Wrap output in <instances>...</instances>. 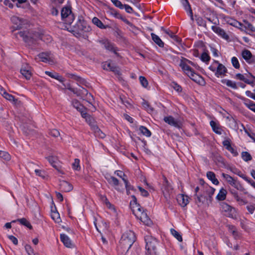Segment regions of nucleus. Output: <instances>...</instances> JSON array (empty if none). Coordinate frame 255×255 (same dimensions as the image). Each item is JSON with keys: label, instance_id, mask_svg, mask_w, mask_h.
Segmentation results:
<instances>
[{"label": "nucleus", "instance_id": "9", "mask_svg": "<svg viewBox=\"0 0 255 255\" xmlns=\"http://www.w3.org/2000/svg\"><path fill=\"white\" fill-rule=\"evenodd\" d=\"M98 41L99 43L101 44V45L106 49L118 55V53H117V47H116L115 45L110 42L107 39L101 38V39H100Z\"/></svg>", "mask_w": 255, "mask_h": 255}, {"label": "nucleus", "instance_id": "1", "mask_svg": "<svg viewBox=\"0 0 255 255\" xmlns=\"http://www.w3.org/2000/svg\"><path fill=\"white\" fill-rule=\"evenodd\" d=\"M135 241V236L132 231H128L125 233L122 237L118 248L119 254L126 255Z\"/></svg>", "mask_w": 255, "mask_h": 255}, {"label": "nucleus", "instance_id": "2", "mask_svg": "<svg viewBox=\"0 0 255 255\" xmlns=\"http://www.w3.org/2000/svg\"><path fill=\"white\" fill-rule=\"evenodd\" d=\"M63 28L66 29L76 36H79L84 32L89 31L91 29L87 23L84 20L81 19H79L75 25H65Z\"/></svg>", "mask_w": 255, "mask_h": 255}, {"label": "nucleus", "instance_id": "30", "mask_svg": "<svg viewBox=\"0 0 255 255\" xmlns=\"http://www.w3.org/2000/svg\"><path fill=\"white\" fill-rule=\"evenodd\" d=\"M60 239L64 245L68 248H71L72 246L71 241L69 238L65 234H61Z\"/></svg>", "mask_w": 255, "mask_h": 255}, {"label": "nucleus", "instance_id": "3", "mask_svg": "<svg viewBox=\"0 0 255 255\" xmlns=\"http://www.w3.org/2000/svg\"><path fill=\"white\" fill-rule=\"evenodd\" d=\"M133 201L135 203V206L133 207L132 211L133 214L137 219H139L143 224L149 226L152 224V222L148 217L147 213L144 212L143 209L137 204L136 202V198L135 196H131Z\"/></svg>", "mask_w": 255, "mask_h": 255}, {"label": "nucleus", "instance_id": "14", "mask_svg": "<svg viewBox=\"0 0 255 255\" xmlns=\"http://www.w3.org/2000/svg\"><path fill=\"white\" fill-rule=\"evenodd\" d=\"M173 193V188L171 185L166 180L165 183L164 185V187L163 189V194L164 197L166 199L167 201L170 198V195Z\"/></svg>", "mask_w": 255, "mask_h": 255}, {"label": "nucleus", "instance_id": "49", "mask_svg": "<svg viewBox=\"0 0 255 255\" xmlns=\"http://www.w3.org/2000/svg\"><path fill=\"white\" fill-rule=\"evenodd\" d=\"M232 64L233 66L236 69H239L240 68V65L238 59L236 57H233L231 60Z\"/></svg>", "mask_w": 255, "mask_h": 255}, {"label": "nucleus", "instance_id": "19", "mask_svg": "<svg viewBox=\"0 0 255 255\" xmlns=\"http://www.w3.org/2000/svg\"><path fill=\"white\" fill-rule=\"evenodd\" d=\"M212 30L217 34L218 35L222 37L223 38L227 40L229 38V36L225 32V31L220 28V27L217 26H212Z\"/></svg>", "mask_w": 255, "mask_h": 255}, {"label": "nucleus", "instance_id": "53", "mask_svg": "<svg viewBox=\"0 0 255 255\" xmlns=\"http://www.w3.org/2000/svg\"><path fill=\"white\" fill-rule=\"evenodd\" d=\"M25 250L28 255H36L34 253L33 249L29 245H26Z\"/></svg>", "mask_w": 255, "mask_h": 255}, {"label": "nucleus", "instance_id": "59", "mask_svg": "<svg viewBox=\"0 0 255 255\" xmlns=\"http://www.w3.org/2000/svg\"><path fill=\"white\" fill-rule=\"evenodd\" d=\"M225 84L227 86L230 87L231 88H233L234 89H235L237 88L236 84L235 82L231 81V80H226L225 82Z\"/></svg>", "mask_w": 255, "mask_h": 255}, {"label": "nucleus", "instance_id": "23", "mask_svg": "<svg viewBox=\"0 0 255 255\" xmlns=\"http://www.w3.org/2000/svg\"><path fill=\"white\" fill-rule=\"evenodd\" d=\"M240 98L248 108L255 113V103L243 97H240Z\"/></svg>", "mask_w": 255, "mask_h": 255}, {"label": "nucleus", "instance_id": "57", "mask_svg": "<svg viewBox=\"0 0 255 255\" xmlns=\"http://www.w3.org/2000/svg\"><path fill=\"white\" fill-rule=\"evenodd\" d=\"M112 3L120 9L124 8V5L119 0H111Z\"/></svg>", "mask_w": 255, "mask_h": 255}, {"label": "nucleus", "instance_id": "22", "mask_svg": "<svg viewBox=\"0 0 255 255\" xmlns=\"http://www.w3.org/2000/svg\"><path fill=\"white\" fill-rule=\"evenodd\" d=\"M210 125L213 131L216 134L221 135L223 133L224 130L222 129L221 126L218 123L214 121H211L210 122Z\"/></svg>", "mask_w": 255, "mask_h": 255}, {"label": "nucleus", "instance_id": "7", "mask_svg": "<svg viewBox=\"0 0 255 255\" xmlns=\"http://www.w3.org/2000/svg\"><path fill=\"white\" fill-rule=\"evenodd\" d=\"M209 69L215 72V75L217 77L224 76L227 71L225 66L217 61H214L212 64L209 67Z\"/></svg>", "mask_w": 255, "mask_h": 255}, {"label": "nucleus", "instance_id": "12", "mask_svg": "<svg viewBox=\"0 0 255 255\" xmlns=\"http://www.w3.org/2000/svg\"><path fill=\"white\" fill-rule=\"evenodd\" d=\"M38 57L43 62L48 63L50 64L54 63L52 54L50 52L41 53L38 55Z\"/></svg>", "mask_w": 255, "mask_h": 255}, {"label": "nucleus", "instance_id": "62", "mask_svg": "<svg viewBox=\"0 0 255 255\" xmlns=\"http://www.w3.org/2000/svg\"><path fill=\"white\" fill-rule=\"evenodd\" d=\"M242 178L255 188V182L250 179H249L246 176H242Z\"/></svg>", "mask_w": 255, "mask_h": 255}, {"label": "nucleus", "instance_id": "18", "mask_svg": "<svg viewBox=\"0 0 255 255\" xmlns=\"http://www.w3.org/2000/svg\"><path fill=\"white\" fill-rule=\"evenodd\" d=\"M103 67L104 69L112 71L118 74H119L120 73V70L119 68L110 62H104L103 64Z\"/></svg>", "mask_w": 255, "mask_h": 255}, {"label": "nucleus", "instance_id": "61", "mask_svg": "<svg viewBox=\"0 0 255 255\" xmlns=\"http://www.w3.org/2000/svg\"><path fill=\"white\" fill-rule=\"evenodd\" d=\"M171 86L177 92H181L182 91L181 87L177 84L176 83L172 82L171 84Z\"/></svg>", "mask_w": 255, "mask_h": 255}, {"label": "nucleus", "instance_id": "26", "mask_svg": "<svg viewBox=\"0 0 255 255\" xmlns=\"http://www.w3.org/2000/svg\"><path fill=\"white\" fill-rule=\"evenodd\" d=\"M72 105L77 111L81 113L82 116H84V112L83 110L84 107L77 100H73L72 102Z\"/></svg>", "mask_w": 255, "mask_h": 255}, {"label": "nucleus", "instance_id": "36", "mask_svg": "<svg viewBox=\"0 0 255 255\" xmlns=\"http://www.w3.org/2000/svg\"><path fill=\"white\" fill-rule=\"evenodd\" d=\"M151 36L152 39L157 45H158L160 47H163L164 46V43L158 36L153 33L151 34Z\"/></svg>", "mask_w": 255, "mask_h": 255}, {"label": "nucleus", "instance_id": "56", "mask_svg": "<svg viewBox=\"0 0 255 255\" xmlns=\"http://www.w3.org/2000/svg\"><path fill=\"white\" fill-rule=\"evenodd\" d=\"M139 79L141 85L144 88L147 87L148 86V82L145 78L143 76H140Z\"/></svg>", "mask_w": 255, "mask_h": 255}, {"label": "nucleus", "instance_id": "52", "mask_svg": "<svg viewBox=\"0 0 255 255\" xmlns=\"http://www.w3.org/2000/svg\"><path fill=\"white\" fill-rule=\"evenodd\" d=\"M196 21L197 24L199 26H206L205 21L201 17H197L196 18Z\"/></svg>", "mask_w": 255, "mask_h": 255}, {"label": "nucleus", "instance_id": "29", "mask_svg": "<svg viewBox=\"0 0 255 255\" xmlns=\"http://www.w3.org/2000/svg\"><path fill=\"white\" fill-rule=\"evenodd\" d=\"M222 176L228 182V183L233 187L236 185V183L238 182L236 179H234L230 175L224 173L222 174Z\"/></svg>", "mask_w": 255, "mask_h": 255}, {"label": "nucleus", "instance_id": "42", "mask_svg": "<svg viewBox=\"0 0 255 255\" xmlns=\"http://www.w3.org/2000/svg\"><path fill=\"white\" fill-rule=\"evenodd\" d=\"M170 233L179 242L182 241V237L181 234L174 229H170Z\"/></svg>", "mask_w": 255, "mask_h": 255}, {"label": "nucleus", "instance_id": "25", "mask_svg": "<svg viewBox=\"0 0 255 255\" xmlns=\"http://www.w3.org/2000/svg\"><path fill=\"white\" fill-rule=\"evenodd\" d=\"M20 72L27 80L30 79L31 77L30 67L28 65L23 66L20 70Z\"/></svg>", "mask_w": 255, "mask_h": 255}, {"label": "nucleus", "instance_id": "39", "mask_svg": "<svg viewBox=\"0 0 255 255\" xmlns=\"http://www.w3.org/2000/svg\"><path fill=\"white\" fill-rule=\"evenodd\" d=\"M215 191V189L210 186L207 187L206 193V194L208 196L207 198H208L210 203H211L212 201V196L214 194Z\"/></svg>", "mask_w": 255, "mask_h": 255}, {"label": "nucleus", "instance_id": "4", "mask_svg": "<svg viewBox=\"0 0 255 255\" xmlns=\"http://www.w3.org/2000/svg\"><path fill=\"white\" fill-rule=\"evenodd\" d=\"M145 241L146 255H156V247L158 244L156 239L151 236H146L145 237Z\"/></svg>", "mask_w": 255, "mask_h": 255}, {"label": "nucleus", "instance_id": "32", "mask_svg": "<svg viewBox=\"0 0 255 255\" xmlns=\"http://www.w3.org/2000/svg\"><path fill=\"white\" fill-rule=\"evenodd\" d=\"M207 177L209 180L215 185H218L219 182L216 177L215 174L212 171H208L206 174Z\"/></svg>", "mask_w": 255, "mask_h": 255}, {"label": "nucleus", "instance_id": "47", "mask_svg": "<svg viewBox=\"0 0 255 255\" xmlns=\"http://www.w3.org/2000/svg\"><path fill=\"white\" fill-rule=\"evenodd\" d=\"M235 78L240 81H244L245 83H249V81L244 75L240 73L237 74L235 75Z\"/></svg>", "mask_w": 255, "mask_h": 255}, {"label": "nucleus", "instance_id": "40", "mask_svg": "<svg viewBox=\"0 0 255 255\" xmlns=\"http://www.w3.org/2000/svg\"><path fill=\"white\" fill-rule=\"evenodd\" d=\"M139 130L141 134L146 137H150L151 136V132L146 127L144 126H140Z\"/></svg>", "mask_w": 255, "mask_h": 255}, {"label": "nucleus", "instance_id": "58", "mask_svg": "<svg viewBox=\"0 0 255 255\" xmlns=\"http://www.w3.org/2000/svg\"><path fill=\"white\" fill-rule=\"evenodd\" d=\"M223 144L228 149L231 146V140L229 138H227L223 141Z\"/></svg>", "mask_w": 255, "mask_h": 255}, {"label": "nucleus", "instance_id": "24", "mask_svg": "<svg viewBox=\"0 0 255 255\" xmlns=\"http://www.w3.org/2000/svg\"><path fill=\"white\" fill-rule=\"evenodd\" d=\"M60 189L63 192H69L73 189V186L66 181H62L60 183Z\"/></svg>", "mask_w": 255, "mask_h": 255}, {"label": "nucleus", "instance_id": "28", "mask_svg": "<svg viewBox=\"0 0 255 255\" xmlns=\"http://www.w3.org/2000/svg\"><path fill=\"white\" fill-rule=\"evenodd\" d=\"M84 116H82L84 118L86 119L87 123L93 129H95V119L93 117H91L90 115L87 114L86 113H84Z\"/></svg>", "mask_w": 255, "mask_h": 255}, {"label": "nucleus", "instance_id": "41", "mask_svg": "<svg viewBox=\"0 0 255 255\" xmlns=\"http://www.w3.org/2000/svg\"><path fill=\"white\" fill-rule=\"evenodd\" d=\"M77 82V84L79 86V88L83 87L82 86H85L86 87H88L89 84L87 82L85 79L79 77L78 78L77 80H76Z\"/></svg>", "mask_w": 255, "mask_h": 255}, {"label": "nucleus", "instance_id": "50", "mask_svg": "<svg viewBox=\"0 0 255 255\" xmlns=\"http://www.w3.org/2000/svg\"><path fill=\"white\" fill-rule=\"evenodd\" d=\"M123 180L125 184V186L127 190V192L128 194H129V190H132L133 187L129 184L128 181L125 179V178H123Z\"/></svg>", "mask_w": 255, "mask_h": 255}, {"label": "nucleus", "instance_id": "16", "mask_svg": "<svg viewBox=\"0 0 255 255\" xmlns=\"http://www.w3.org/2000/svg\"><path fill=\"white\" fill-rule=\"evenodd\" d=\"M164 121L168 125L174 127L175 128H180L181 126L180 123L177 120L175 119L172 116L165 117L163 119Z\"/></svg>", "mask_w": 255, "mask_h": 255}, {"label": "nucleus", "instance_id": "5", "mask_svg": "<svg viewBox=\"0 0 255 255\" xmlns=\"http://www.w3.org/2000/svg\"><path fill=\"white\" fill-rule=\"evenodd\" d=\"M63 85L65 86V88L73 92L78 97L83 98L86 96L88 100H90L91 98L93 100V96L90 93H88L87 90L83 87L74 88L71 86L70 84H63Z\"/></svg>", "mask_w": 255, "mask_h": 255}, {"label": "nucleus", "instance_id": "54", "mask_svg": "<svg viewBox=\"0 0 255 255\" xmlns=\"http://www.w3.org/2000/svg\"><path fill=\"white\" fill-rule=\"evenodd\" d=\"M206 200H207V201H208V199L205 196H203L202 195H201L200 196H197L196 202H197V203H198L199 204V205H200L201 204H203L204 202H205Z\"/></svg>", "mask_w": 255, "mask_h": 255}, {"label": "nucleus", "instance_id": "46", "mask_svg": "<svg viewBox=\"0 0 255 255\" xmlns=\"http://www.w3.org/2000/svg\"><path fill=\"white\" fill-rule=\"evenodd\" d=\"M0 157L6 161L9 160L11 158L8 152L1 150H0Z\"/></svg>", "mask_w": 255, "mask_h": 255}, {"label": "nucleus", "instance_id": "35", "mask_svg": "<svg viewBox=\"0 0 255 255\" xmlns=\"http://www.w3.org/2000/svg\"><path fill=\"white\" fill-rule=\"evenodd\" d=\"M100 200L109 209H111V210H115L114 206L111 204L106 196L101 195Z\"/></svg>", "mask_w": 255, "mask_h": 255}, {"label": "nucleus", "instance_id": "37", "mask_svg": "<svg viewBox=\"0 0 255 255\" xmlns=\"http://www.w3.org/2000/svg\"><path fill=\"white\" fill-rule=\"evenodd\" d=\"M228 230L229 232L232 233V235L235 239H238L240 237V234L238 232L236 227L232 225H228Z\"/></svg>", "mask_w": 255, "mask_h": 255}, {"label": "nucleus", "instance_id": "43", "mask_svg": "<svg viewBox=\"0 0 255 255\" xmlns=\"http://www.w3.org/2000/svg\"><path fill=\"white\" fill-rule=\"evenodd\" d=\"M47 158L49 163L52 165V166L53 167L55 168L57 170L59 171L57 165H56V163L57 161V158L56 157L53 156H49Z\"/></svg>", "mask_w": 255, "mask_h": 255}, {"label": "nucleus", "instance_id": "60", "mask_svg": "<svg viewBox=\"0 0 255 255\" xmlns=\"http://www.w3.org/2000/svg\"><path fill=\"white\" fill-rule=\"evenodd\" d=\"M34 172L36 175L41 177L42 178H44L45 177V172L41 170L35 169Z\"/></svg>", "mask_w": 255, "mask_h": 255}, {"label": "nucleus", "instance_id": "17", "mask_svg": "<svg viewBox=\"0 0 255 255\" xmlns=\"http://www.w3.org/2000/svg\"><path fill=\"white\" fill-rule=\"evenodd\" d=\"M177 202L180 206L184 207L189 203V198L184 194H179L177 197Z\"/></svg>", "mask_w": 255, "mask_h": 255}, {"label": "nucleus", "instance_id": "51", "mask_svg": "<svg viewBox=\"0 0 255 255\" xmlns=\"http://www.w3.org/2000/svg\"><path fill=\"white\" fill-rule=\"evenodd\" d=\"M200 59L203 62H208L209 61L210 57L207 53L204 52L201 55Z\"/></svg>", "mask_w": 255, "mask_h": 255}, {"label": "nucleus", "instance_id": "63", "mask_svg": "<svg viewBox=\"0 0 255 255\" xmlns=\"http://www.w3.org/2000/svg\"><path fill=\"white\" fill-rule=\"evenodd\" d=\"M49 134L53 137H58L60 135L59 131L56 129L51 130L49 132Z\"/></svg>", "mask_w": 255, "mask_h": 255}, {"label": "nucleus", "instance_id": "13", "mask_svg": "<svg viewBox=\"0 0 255 255\" xmlns=\"http://www.w3.org/2000/svg\"><path fill=\"white\" fill-rule=\"evenodd\" d=\"M242 56L248 63L254 64L255 63V56L252 55L250 50H244L242 52Z\"/></svg>", "mask_w": 255, "mask_h": 255}, {"label": "nucleus", "instance_id": "31", "mask_svg": "<svg viewBox=\"0 0 255 255\" xmlns=\"http://www.w3.org/2000/svg\"><path fill=\"white\" fill-rule=\"evenodd\" d=\"M45 73L50 77L55 79L61 83H63L64 81V79L57 73H53L49 71H45Z\"/></svg>", "mask_w": 255, "mask_h": 255}, {"label": "nucleus", "instance_id": "6", "mask_svg": "<svg viewBox=\"0 0 255 255\" xmlns=\"http://www.w3.org/2000/svg\"><path fill=\"white\" fill-rule=\"evenodd\" d=\"M61 15L62 19L64 21L65 25L70 26L72 23L74 16L70 7H64L61 10Z\"/></svg>", "mask_w": 255, "mask_h": 255}, {"label": "nucleus", "instance_id": "48", "mask_svg": "<svg viewBox=\"0 0 255 255\" xmlns=\"http://www.w3.org/2000/svg\"><path fill=\"white\" fill-rule=\"evenodd\" d=\"M17 221L19 222L21 224L27 227L29 229L32 228V226L30 225V223L28 221H27V220L25 218L18 219Z\"/></svg>", "mask_w": 255, "mask_h": 255}, {"label": "nucleus", "instance_id": "45", "mask_svg": "<svg viewBox=\"0 0 255 255\" xmlns=\"http://www.w3.org/2000/svg\"><path fill=\"white\" fill-rule=\"evenodd\" d=\"M72 168L74 170L76 171H79L81 169L80 165V160L78 158H76L74 160V162L72 164Z\"/></svg>", "mask_w": 255, "mask_h": 255}, {"label": "nucleus", "instance_id": "15", "mask_svg": "<svg viewBox=\"0 0 255 255\" xmlns=\"http://www.w3.org/2000/svg\"><path fill=\"white\" fill-rule=\"evenodd\" d=\"M188 76L193 81L200 85L204 86L206 84L204 78L200 75L195 73L193 71L191 73H190Z\"/></svg>", "mask_w": 255, "mask_h": 255}, {"label": "nucleus", "instance_id": "11", "mask_svg": "<svg viewBox=\"0 0 255 255\" xmlns=\"http://www.w3.org/2000/svg\"><path fill=\"white\" fill-rule=\"evenodd\" d=\"M0 94L7 100L11 102L14 106L18 107L21 105L20 101L15 99L12 95L7 93L4 90L1 89Z\"/></svg>", "mask_w": 255, "mask_h": 255}, {"label": "nucleus", "instance_id": "33", "mask_svg": "<svg viewBox=\"0 0 255 255\" xmlns=\"http://www.w3.org/2000/svg\"><path fill=\"white\" fill-rule=\"evenodd\" d=\"M108 182L115 186V188L117 190H120L119 188V180L114 176H110L107 178Z\"/></svg>", "mask_w": 255, "mask_h": 255}, {"label": "nucleus", "instance_id": "34", "mask_svg": "<svg viewBox=\"0 0 255 255\" xmlns=\"http://www.w3.org/2000/svg\"><path fill=\"white\" fill-rule=\"evenodd\" d=\"M227 191L224 188H222L220 190L219 192L216 196V199L219 201H223L226 198Z\"/></svg>", "mask_w": 255, "mask_h": 255}, {"label": "nucleus", "instance_id": "64", "mask_svg": "<svg viewBox=\"0 0 255 255\" xmlns=\"http://www.w3.org/2000/svg\"><path fill=\"white\" fill-rule=\"evenodd\" d=\"M138 188L141 194L144 197H147L149 195V193L147 191L142 188L140 186H138Z\"/></svg>", "mask_w": 255, "mask_h": 255}, {"label": "nucleus", "instance_id": "8", "mask_svg": "<svg viewBox=\"0 0 255 255\" xmlns=\"http://www.w3.org/2000/svg\"><path fill=\"white\" fill-rule=\"evenodd\" d=\"M220 206V209L224 215L231 218H236L237 212L235 208L225 202H222Z\"/></svg>", "mask_w": 255, "mask_h": 255}, {"label": "nucleus", "instance_id": "10", "mask_svg": "<svg viewBox=\"0 0 255 255\" xmlns=\"http://www.w3.org/2000/svg\"><path fill=\"white\" fill-rule=\"evenodd\" d=\"M12 22L15 25L16 29H20L24 27L25 25L28 24L27 20L17 16H13L11 18Z\"/></svg>", "mask_w": 255, "mask_h": 255}, {"label": "nucleus", "instance_id": "38", "mask_svg": "<svg viewBox=\"0 0 255 255\" xmlns=\"http://www.w3.org/2000/svg\"><path fill=\"white\" fill-rule=\"evenodd\" d=\"M51 218L56 223H59L61 222L59 213L56 211L51 210Z\"/></svg>", "mask_w": 255, "mask_h": 255}, {"label": "nucleus", "instance_id": "55", "mask_svg": "<svg viewBox=\"0 0 255 255\" xmlns=\"http://www.w3.org/2000/svg\"><path fill=\"white\" fill-rule=\"evenodd\" d=\"M142 106L148 113H152L153 111V108L151 107L148 103L146 101H144L142 103Z\"/></svg>", "mask_w": 255, "mask_h": 255}, {"label": "nucleus", "instance_id": "44", "mask_svg": "<svg viewBox=\"0 0 255 255\" xmlns=\"http://www.w3.org/2000/svg\"><path fill=\"white\" fill-rule=\"evenodd\" d=\"M242 158L246 162L250 161L252 159L251 155L247 151H243L242 152Z\"/></svg>", "mask_w": 255, "mask_h": 255}, {"label": "nucleus", "instance_id": "27", "mask_svg": "<svg viewBox=\"0 0 255 255\" xmlns=\"http://www.w3.org/2000/svg\"><path fill=\"white\" fill-rule=\"evenodd\" d=\"M180 66L182 68V70L188 76L190 73H191L193 70L191 68V67L187 64L186 63L184 62L183 61L181 60L180 64Z\"/></svg>", "mask_w": 255, "mask_h": 255}, {"label": "nucleus", "instance_id": "20", "mask_svg": "<svg viewBox=\"0 0 255 255\" xmlns=\"http://www.w3.org/2000/svg\"><path fill=\"white\" fill-rule=\"evenodd\" d=\"M181 2L183 6L184 9L190 16L191 19L193 21L194 18L193 12L188 1L187 0H181Z\"/></svg>", "mask_w": 255, "mask_h": 255}, {"label": "nucleus", "instance_id": "21", "mask_svg": "<svg viewBox=\"0 0 255 255\" xmlns=\"http://www.w3.org/2000/svg\"><path fill=\"white\" fill-rule=\"evenodd\" d=\"M19 34L21 36L23 37V39L25 42H28L29 37L34 40L41 39V40H44V35L39 34L38 32H35L33 33L32 35H26L25 36H23V33L21 32H20Z\"/></svg>", "mask_w": 255, "mask_h": 255}]
</instances>
